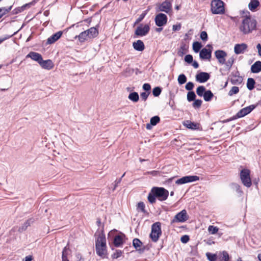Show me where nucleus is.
<instances>
[{
    "label": "nucleus",
    "mask_w": 261,
    "mask_h": 261,
    "mask_svg": "<svg viewBox=\"0 0 261 261\" xmlns=\"http://www.w3.org/2000/svg\"><path fill=\"white\" fill-rule=\"evenodd\" d=\"M202 47V45L201 43L199 41H194L193 43V50L196 53L200 52Z\"/></svg>",
    "instance_id": "obj_34"
},
{
    "label": "nucleus",
    "mask_w": 261,
    "mask_h": 261,
    "mask_svg": "<svg viewBox=\"0 0 261 261\" xmlns=\"http://www.w3.org/2000/svg\"><path fill=\"white\" fill-rule=\"evenodd\" d=\"M261 71V61L255 62L251 67V71L254 73H257Z\"/></svg>",
    "instance_id": "obj_27"
},
{
    "label": "nucleus",
    "mask_w": 261,
    "mask_h": 261,
    "mask_svg": "<svg viewBox=\"0 0 261 261\" xmlns=\"http://www.w3.org/2000/svg\"><path fill=\"white\" fill-rule=\"evenodd\" d=\"M146 14H147V11H144L141 15H140L139 17L137 19V20L135 22L134 24L135 25L139 23L140 22H141L144 19V18L146 16Z\"/></svg>",
    "instance_id": "obj_50"
},
{
    "label": "nucleus",
    "mask_w": 261,
    "mask_h": 261,
    "mask_svg": "<svg viewBox=\"0 0 261 261\" xmlns=\"http://www.w3.org/2000/svg\"><path fill=\"white\" fill-rule=\"evenodd\" d=\"M133 246L139 253H143L146 249V247L143 245V243L138 238L133 239Z\"/></svg>",
    "instance_id": "obj_14"
},
{
    "label": "nucleus",
    "mask_w": 261,
    "mask_h": 261,
    "mask_svg": "<svg viewBox=\"0 0 261 261\" xmlns=\"http://www.w3.org/2000/svg\"><path fill=\"white\" fill-rule=\"evenodd\" d=\"M134 48L139 51H142L145 49V45L143 42L141 40H138L133 43Z\"/></svg>",
    "instance_id": "obj_25"
},
{
    "label": "nucleus",
    "mask_w": 261,
    "mask_h": 261,
    "mask_svg": "<svg viewBox=\"0 0 261 261\" xmlns=\"http://www.w3.org/2000/svg\"><path fill=\"white\" fill-rule=\"evenodd\" d=\"M259 5V2L258 0H251L248 5V7L250 10L254 11Z\"/></svg>",
    "instance_id": "obj_32"
},
{
    "label": "nucleus",
    "mask_w": 261,
    "mask_h": 261,
    "mask_svg": "<svg viewBox=\"0 0 261 261\" xmlns=\"http://www.w3.org/2000/svg\"><path fill=\"white\" fill-rule=\"evenodd\" d=\"M158 9L156 11L165 12L168 13L172 9V4L171 2L168 0H166L161 4H158Z\"/></svg>",
    "instance_id": "obj_13"
},
{
    "label": "nucleus",
    "mask_w": 261,
    "mask_h": 261,
    "mask_svg": "<svg viewBox=\"0 0 261 261\" xmlns=\"http://www.w3.org/2000/svg\"><path fill=\"white\" fill-rule=\"evenodd\" d=\"M150 92H142L140 94L141 98L143 101H146L150 94Z\"/></svg>",
    "instance_id": "obj_55"
},
{
    "label": "nucleus",
    "mask_w": 261,
    "mask_h": 261,
    "mask_svg": "<svg viewBox=\"0 0 261 261\" xmlns=\"http://www.w3.org/2000/svg\"><path fill=\"white\" fill-rule=\"evenodd\" d=\"M237 118L235 115L233 116L232 117L228 118V119H225V120H222V121H221V122L222 123H227L228 122H230L232 120H235V119H237Z\"/></svg>",
    "instance_id": "obj_59"
},
{
    "label": "nucleus",
    "mask_w": 261,
    "mask_h": 261,
    "mask_svg": "<svg viewBox=\"0 0 261 261\" xmlns=\"http://www.w3.org/2000/svg\"><path fill=\"white\" fill-rule=\"evenodd\" d=\"M222 255L219 258L220 261H230L229 254L226 251H223L221 253Z\"/></svg>",
    "instance_id": "obj_39"
},
{
    "label": "nucleus",
    "mask_w": 261,
    "mask_h": 261,
    "mask_svg": "<svg viewBox=\"0 0 261 261\" xmlns=\"http://www.w3.org/2000/svg\"><path fill=\"white\" fill-rule=\"evenodd\" d=\"M230 187L232 189L236 190L238 193L240 194H243V192L241 190L240 186L239 184L232 182L230 184Z\"/></svg>",
    "instance_id": "obj_38"
},
{
    "label": "nucleus",
    "mask_w": 261,
    "mask_h": 261,
    "mask_svg": "<svg viewBox=\"0 0 261 261\" xmlns=\"http://www.w3.org/2000/svg\"><path fill=\"white\" fill-rule=\"evenodd\" d=\"M162 92V88L160 87H156L152 90V94L154 97L159 96Z\"/></svg>",
    "instance_id": "obj_45"
},
{
    "label": "nucleus",
    "mask_w": 261,
    "mask_h": 261,
    "mask_svg": "<svg viewBox=\"0 0 261 261\" xmlns=\"http://www.w3.org/2000/svg\"><path fill=\"white\" fill-rule=\"evenodd\" d=\"M256 20L252 18L250 15L246 16L243 20L241 25L240 27V30L244 34H247L256 29Z\"/></svg>",
    "instance_id": "obj_3"
},
{
    "label": "nucleus",
    "mask_w": 261,
    "mask_h": 261,
    "mask_svg": "<svg viewBox=\"0 0 261 261\" xmlns=\"http://www.w3.org/2000/svg\"><path fill=\"white\" fill-rule=\"evenodd\" d=\"M202 103V100L199 99H195L194 100V102L192 103V105L194 109H199L201 107Z\"/></svg>",
    "instance_id": "obj_42"
},
{
    "label": "nucleus",
    "mask_w": 261,
    "mask_h": 261,
    "mask_svg": "<svg viewBox=\"0 0 261 261\" xmlns=\"http://www.w3.org/2000/svg\"><path fill=\"white\" fill-rule=\"evenodd\" d=\"M240 179L244 186L250 188L252 185L250 171L248 169H242L240 173Z\"/></svg>",
    "instance_id": "obj_7"
},
{
    "label": "nucleus",
    "mask_w": 261,
    "mask_h": 261,
    "mask_svg": "<svg viewBox=\"0 0 261 261\" xmlns=\"http://www.w3.org/2000/svg\"><path fill=\"white\" fill-rule=\"evenodd\" d=\"M239 92V88L238 87L233 86L231 88L230 91L228 92L229 96H232L234 94H236L238 93Z\"/></svg>",
    "instance_id": "obj_46"
},
{
    "label": "nucleus",
    "mask_w": 261,
    "mask_h": 261,
    "mask_svg": "<svg viewBox=\"0 0 261 261\" xmlns=\"http://www.w3.org/2000/svg\"><path fill=\"white\" fill-rule=\"evenodd\" d=\"M206 256L209 261H216L217 258V255L210 252H207Z\"/></svg>",
    "instance_id": "obj_44"
},
{
    "label": "nucleus",
    "mask_w": 261,
    "mask_h": 261,
    "mask_svg": "<svg viewBox=\"0 0 261 261\" xmlns=\"http://www.w3.org/2000/svg\"><path fill=\"white\" fill-rule=\"evenodd\" d=\"M215 55L220 64H224V63H225V57L227 56V53L224 50H216Z\"/></svg>",
    "instance_id": "obj_16"
},
{
    "label": "nucleus",
    "mask_w": 261,
    "mask_h": 261,
    "mask_svg": "<svg viewBox=\"0 0 261 261\" xmlns=\"http://www.w3.org/2000/svg\"><path fill=\"white\" fill-rule=\"evenodd\" d=\"M145 204L143 202L140 201L137 204V210L138 211H140L141 212L144 214L148 215L149 213L147 212V211L145 209Z\"/></svg>",
    "instance_id": "obj_37"
},
{
    "label": "nucleus",
    "mask_w": 261,
    "mask_h": 261,
    "mask_svg": "<svg viewBox=\"0 0 261 261\" xmlns=\"http://www.w3.org/2000/svg\"><path fill=\"white\" fill-rule=\"evenodd\" d=\"M258 105V103L255 105H251L244 108L241 109L236 115L237 119L242 118L249 114Z\"/></svg>",
    "instance_id": "obj_9"
},
{
    "label": "nucleus",
    "mask_w": 261,
    "mask_h": 261,
    "mask_svg": "<svg viewBox=\"0 0 261 261\" xmlns=\"http://www.w3.org/2000/svg\"><path fill=\"white\" fill-rule=\"evenodd\" d=\"M194 87V84L192 82H189L185 86V88L189 91H193L192 90Z\"/></svg>",
    "instance_id": "obj_52"
},
{
    "label": "nucleus",
    "mask_w": 261,
    "mask_h": 261,
    "mask_svg": "<svg viewBox=\"0 0 261 261\" xmlns=\"http://www.w3.org/2000/svg\"><path fill=\"white\" fill-rule=\"evenodd\" d=\"M211 11L214 14H222L225 12L224 3L221 0H213L211 2Z\"/></svg>",
    "instance_id": "obj_6"
},
{
    "label": "nucleus",
    "mask_w": 261,
    "mask_h": 261,
    "mask_svg": "<svg viewBox=\"0 0 261 261\" xmlns=\"http://www.w3.org/2000/svg\"><path fill=\"white\" fill-rule=\"evenodd\" d=\"M23 11H24L23 8L22 7V6H21V7H19L16 8L15 9H14V10H13L11 11V13L12 15H15V14H17L18 13H20L23 12Z\"/></svg>",
    "instance_id": "obj_51"
},
{
    "label": "nucleus",
    "mask_w": 261,
    "mask_h": 261,
    "mask_svg": "<svg viewBox=\"0 0 261 261\" xmlns=\"http://www.w3.org/2000/svg\"><path fill=\"white\" fill-rule=\"evenodd\" d=\"M121 181V178H120L119 179H117L115 181H114V188H113V191H114L116 187L118 186V185L119 184H120Z\"/></svg>",
    "instance_id": "obj_62"
},
{
    "label": "nucleus",
    "mask_w": 261,
    "mask_h": 261,
    "mask_svg": "<svg viewBox=\"0 0 261 261\" xmlns=\"http://www.w3.org/2000/svg\"><path fill=\"white\" fill-rule=\"evenodd\" d=\"M231 75L233 77H236L237 79H231L230 82L233 85L237 84H241L243 82V78L242 76L240 75V72L239 71H237L235 73L231 72Z\"/></svg>",
    "instance_id": "obj_19"
},
{
    "label": "nucleus",
    "mask_w": 261,
    "mask_h": 261,
    "mask_svg": "<svg viewBox=\"0 0 261 261\" xmlns=\"http://www.w3.org/2000/svg\"><path fill=\"white\" fill-rule=\"evenodd\" d=\"M255 84V81L253 78L249 77L248 79L247 82V87L248 90H253L254 88Z\"/></svg>",
    "instance_id": "obj_35"
},
{
    "label": "nucleus",
    "mask_w": 261,
    "mask_h": 261,
    "mask_svg": "<svg viewBox=\"0 0 261 261\" xmlns=\"http://www.w3.org/2000/svg\"><path fill=\"white\" fill-rule=\"evenodd\" d=\"M104 225H102V229L95 241V250L96 254L102 258H108L107 247L106 239L103 230Z\"/></svg>",
    "instance_id": "obj_2"
},
{
    "label": "nucleus",
    "mask_w": 261,
    "mask_h": 261,
    "mask_svg": "<svg viewBox=\"0 0 261 261\" xmlns=\"http://www.w3.org/2000/svg\"><path fill=\"white\" fill-rule=\"evenodd\" d=\"M167 20L168 17L167 15L162 13L157 14L154 18L155 23L159 27L165 25L167 23Z\"/></svg>",
    "instance_id": "obj_10"
},
{
    "label": "nucleus",
    "mask_w": 261,
    "mask_h": 261,
    "mask_svg": "<svg viewBox=\"0 0 261 261\" xmlns=\"http://www.w3.org/2000/svg\"><path fill=\"white\" fill-rule=\"evenodd\" d=\"M18 31H19V30L17 31L16 32H14L13 34H12L11 35H6L3 38H4V40L5 41V40L11 38L14 35H16Z\"/></svg>",
    "instance_id": "obj_63"
},
{
    "label": "nucleus",
    "mask_w": 261,
    "mask_h": 261,
    "mask_svg": "<svg viewBox=\"0 0 261 261\" xmlns=\"http://www.w3.org/2000/svg\"><path fill=\"white\" fill-rule=\"evenodd\" d=\"M26 58H30L33 60L37 62L39 64L42 59V56L40 54L34 51L30 52L29 54L27 55Z\"/></svg>",
    "instance_id": "obj_23"
},
{
    "label": "nucleus",
    "mask_w": 261,
    "mask_h": 261,
    "mask_svg": "<svg viewBox=\"0 0 261 261\" xmlns=\"http://www.w3.org/2000/svg\"><path fill=\"white\" fill-rule=\"evenodd\" d=\"M188 219L189 216L187 214V211L185 210H183L174 216L171 221V224L176 222H184L188 220Z\"/></svg>",
    "instance_id": "obj_8"
},
{
    "label": "nucleus",
    "mask_w": 261,
    "mask_h": 261,
    "mask_svg": "<svg viewBox=\"0 0 261 261\" xmlns=\"http://www.w3.org/2000/svg\"><path fill=\"white\" fill-rule=\"evenodd\" d=\"M200 39L203 41H206L208 39V36L206 32L205 31H202L200 33Z\"/></svg>",
    "instance_id": "obj_53"
},
{
    "label": "nucleus",
    "mask_w": 261,
    "mask_h": 261,
    "mask_svg": "<svg viewBox=\"0 0 261 261\" xmlns=\"http://www.w3.org/2000/svg\"><path fill=\"white\" fill-rule=\"evenodd\" d=\"M35 4V2L34 1H32L28 4H25V5L22 6V7L23 8L24 10H25V9L30 8L32 6L34 5Z\"/></svg>",
    "instance_id": "obj_58"
},
{
    "label": "nucleus",
    "mask_w": 261,
    "mask_h": 261,
    "mask_svg": "<svg viewBox=\"0 0 261 261\" xmlns=\"http://www.w3.org/2000/svg\"><path fill=\"white\" fill-rule=\"evenodd\" d=\"M39 65L42 68L47 70H50L54 66V63L50 59L43 60L42 59V61L40 62Z\"/></svg>",
    "instance_id": "obj_21"
},
{
    "label": "nucleus",
    "mask_w": 261,
    "mask_h": 261,
    "mask_svg": "<svg viewBox=\"0 0 261 261\" xmlns=\"http://www.w3.org/2000/svg\"><path fill=\"white\" fill-rule=\"evenodd\" d=\"M70 248L67 244L63 249L62 252V260H69L68 258V255L69 254V251H70Z\"/></svg>",
    "instance_id": "obj_29"
},
{
    "label": "nucleus",
    "mask_w": 261,
    "mask_h": 261,
    "mask_svg": "<svg viewBox=\"0 0 261 261\" xmlns=\"http://www.w3.org/2000/svg\"><path fill=\"white\" fill-rule=\"evenodd\" d=\"M212 50L203 48L199 53V58L202 60H210L212 57Z\"/></svg>",
    "instance_id": "obj_18"
},
{
    "label": "nucleus",
    "mask_w": 261,
    "mask_h": 261,
    "mask_svg": "<svg viewBox=\"0 0 261 261\" xmlns=\"http://www.w3.org/2000/svg\"><path fill=\"white\" fill-rule=\"evenodd\" d=\"M161 234L162 230L161 222H156L153 223L151 226V231L149 235L151 240L154 242H156Z\"/></svg>",
    "instance_id": "obj_5"
},
{
    "label": "nucleus",
    "mask_w": 261,
    "mask_h": 261,
    "mask_svg": "<svg viewBox=\"0 0 261 261\" xmlns=\"http://www.w3.org/2000/svg\"><path fill=\"white\" fill-rule=\"evenodd\" d=\"M34 221V219L33 218H31L28 220H27L21 226H20L18 229V231L19 232H22L25 231L28 226H30L31 224L33 223Z\"/></svg>",
    "instance_id": "obj_26"
},
{
    "label": "nucleus",
    "mask_w": 261,
    "mask_h": 261,
    "mask_svg": "<svg viewBox=\"0 0 261 261\" xmlns=\"http://www.w3.org/2000/svg\"><path fill=\"white\" fill-rule=\"evenodd\" d=\"M196 81L200 83L207 82L210 79V75L205 72H200L197 73L195 76Z\"/></svg>",
    "instance_id": "obj_17"
},
{
    "label": "nucleus",
    "mask_w": 261,
    "mask_h": 261,
    "mask_svg": "<svg viewBox=\"0 0 261 261\" xmlns=\"http://www.w3.org/2000/svg\"><path fill=\"white\" fill-rule=\"evenodd\" d=\"M206 89L204 86H199L196 89V94L200 97H202L205 94Z\"/></svg>",
    "instance_id": "obj_36"
},
{
    "label": "nucleus",
    "mask_w": 261,
    "mask_h": 261,
    "mask_svg": "<svg viewBox=\"0 0 261 261\" xmlns=\"http://www.w3.org/2000/svg\"><path fill=\"white\" fill-rule=\"evenodd\" d=\"M214 96V94L210 90H206L203 96L205 101H210Z\"/></svg>",
    "instance_id": "obj_33"
},
{
    "label": "nucleus",
    "mask_w": 261,
    "mask_h": 261,
    "mask_svg": "<svg viewBox=\"0 0 261 261\" xmlns=\"http://www.w3.org/2000/svg\"><path fill=\"white\" fill-rule=\"evenodd\" d=\"M190 240L189 236L188 235L182 236L180 238V241L184 244H186Z\"/></svg>",
    "instance_id": "obj_56"
},
{
    "label": "nucleus",
    "mask_w": 261,
    "mask_h": 261,
    "mask_svg": "<svg viewBox=\"0 0 261 261\" xmlns=\"http://www.w3.org/2000/svg\"><path fill=\"white\" fill-rule=\"evenodd\" d=\"M6 14H7V13L6 10H5V7L0 8V19Z\"/></svg>",
    "instance_id": "obj_60"
},
{
    "label": "nucleus",
    "mask_w": 261,
    "mask_h": 261,
    "mask_svg": "<svg viewBox=\"0 0 261 261\" xmlns=\"http://www.w3.org/2000/svg\"><path fill=\"white\" fill-rule=\"evenodd\" d=\"M187 80V77L184 74H180L177 79L178 83L180 85L185 84Z\"/></svg>",
    "instance_id": "obj_41"
},
{
    "label": "nucleus",
    "mask_w": 261,
    "mask_h": 261,
    "mask_svg": "<svg viewBox=\"0 0 261 261\" xmlns=\"http://www.w3.org/2000/svg\"><path fill=\"white\" fill-rule=\"evenodd\" d=\"M150 27L148 24H145L142 27V24H140L135 31V35L137 36H144L149 32Z\"/></svg>",
    "instance_id": "obj_12"
},
{
    "label": "nucleus",
    "mask_w": 261,
    "mask_h": 261,
    "mask_svg": "<svg viewBox=\"0 0 261 261\" xmlns=\"http://www.w3.org/2000/svg\"><path fill=\"white\" fill-rule=\"evenodd\" d=\"M199 177L196 175H189L184 176L178 179H177L175 183L177 185H182L188 182H191L198 180Z\"/></svg>",
    "instance_id": "obj_11"
},
{
    "label": "nucleus",
    "mask_w": 261,
    "mask_h": 261,
    "mask_svg": "<svg viewBox=\"0 0 261 261\" xmlns=\"http://www.w3.org/2000/svg\"><path fill=\"white\" fill-rule=\"evenodd\" d=\"M87 37H88V35L87 34V31H84L81 32L79 35L75 36L74 38H78L79 41L82 43L85 41Z\"/></svg>",
    "instance_id": "obj_30"
},
{
    "label": "nucleus",
    "mask_w": 261,
    "mask_h": 261,
    "mask_svg": "<svg viewBox=\"0 0 261 261\" xmlns=\"http://www.w3.org/2000/svg\"><path fill=\"white\" fill-rule=\"evenodd\" d=\"M196 95L194 91H189L187 93V98L189 102L194 101L196 99Z\"/></svg>",
    "instance_id": "obj_40"
},
{
    "label": "nucleus",
    "mask_w": 261,
    "mask_h": 261,
    "mask_svg": "<svg viewBox=\"0 0 261 261\" xmlns=\"http://www.w3.org/2000/svg\"><path fill=\"white\" fill-rule=\"evenodd\" d=\"M218 228L217 226L210 225L208 228V231L213 234L216 233L218 231Z\"/></svg>",
    "instance_id": "obj_49"
},
{
    "label": "nucleus",
    "mask_w": 261,
    "mask_h": 261,
    "mask_svg": "<svg viewBox=\"0 0 261 261\" xmlns=\"http://www.w3.org/2000/svg\"><path fill=\"white\" fill-rule=\"evenodd\" d=\"M98 28L99 25L98 24L95 27H91L86 30L88 37L89 38H94L98 35Z\"/></svg>",
    "instance_id": "obj_22"
},
{
    "label": "nucleus",
    "mask_w": 261,
    "mask_h": 261,
    "mask_svg": "<svg viewBox=\"0 0 261 261\" xmlns=\"http://www.w3.org/2000/svg\"><path fill=\"white\" fill-rule=\"evenodd\" d=\"M234 59L233 57L230 58L227 62L225 61V63H224V64L225 65V66L228 68V69H230L231 67H232L233 63H234Z\"/></svg>",
    "instance_id": "obj_48"
},
{
    "label": "nucleus",
    "mask_w": 261,
    "mask_h": 261,
    "mask_svg": "<svg viewBox=\"0 0 261 261\" xmlns=\"http://www.w3.org/2000/svg\"><path fill=\"white\" fill-rule=\"evenodd\" d=\"M188 46L185 43L182 42L180 45V48L177 51V55L179 57H182L188 51Z\"/></svg>",
    "instance_id": "obj_28"
},
{
    "label": "nucleus",
    "mask_w": 261,
    "mask_h": 261,
    "mask_svg": "<svg viewBox=\"0 0 261 261\" xmlns=\"http://www.w3.org/2000/svg\"><path fill=\"white\" fill-rule=\"evenodd\" d=\"M123 251L120 250H116L115 252L112 255L111 257L113 259H117L122 254Z\"/></svg>",
    "instance_id": "obj_47"
},
{
    "label": "nucleus",
    "mask_w": 261,
    "mask_h": 261,
    "mask_svg": "<svg viewBox=\"0 0 261 261\" xmlns=\"http://www.w3.org/2000/svg\"><path fill=\"white\" fill-rule=\"evenodd\" d=\"M62 34H63V32L61 31H59V32L54 34L53 35H51L50 37H49L47 39L46 44L47 45V44H51L53 43H54L56 41H57L58 40H59L61 38Z\"/></svg>",
    "instance_id": "obj_20"
},
{
    "label": "nucleus",
    "mask_w": 261,
    "mask_h": 261,
    "mask_svg": "<svg viewBox=\"0 0 261 261\" xmlns=\"http://www.w3.org/2000/svg\"><path fill=\"white\" fill-rule=\"evenodd\" d=\"M160 121V118L158 116H154L151 118L150 123L152 125H156Z\"/></svg>",
    "instance_id": "obj_43"
},
{
    "label": "nucleus",
    "mask_w": 261,
    "mask_h": 261,
    "mask_svg": "<svg viewBox=\"0 0 261 261\" xmlns=\"http://www.w3.org/2000/svg\"><path fill=\"white\" fill-rule=\"evenodd\" d=\"M168 104L173 110H174L175 109V106L174 101L173 99L170 98Z\"/></svg>",
    "instance_id": "obj_61"
},
{
    "label": "nucleus",
    "mask_w": 261,
    "mask_h": 261,
    "mask_svg": "<svg viewBox=\"0 0 261 261\" xmlns=\"http://www.w3.org/2000/svg\"><path fill=\"white\" fill-rule=\"evenodd\" d=\"M169 196V191L163 187H154L149 193L147 199L151 204L155 203L158 199L161 201L166 200Z\"/></svg>",
    "instance_id": "obj_1"
},
{
    "label": "nucleus",
    "mask_w": 261,
    "mask_h": 261,
    "mask_svg": "<svg viewBox=\"0 0 261 261\" xmlns=\"http://www.w3.org/2000/svg\"><path fill=\"white\" fill-rule=\"evenodd\" d=\"M247 45L245 43L237 44L234 47V51L236 54L239 55L247 49Z\"/></svg>",
    "instance_id": "obj_24"
},
{
    "label": "nucleus",
    "mask_w": 261,
    "mask_h": 261,
    "mask_svg": "<svg viewBox=\"0 0 261 261\" xmlns=\"http://www.w3.org/2000/svg\"><path fill=\"white\" fill-rule=\"evenodd\" d=\"M181 28V25L180 24L173 25L172 30L173 31H178Z\"/></svg>",
    "instance_id": "obj_64"
},
{
    "label": "nucleus",
    "mask_w": 261,
    "mask_h": 261,
    "mask_svg": "<svg viewBox=\"0 0 261 261\" xmlns=\"http://www.w3.org/2000/svg\"><path fill=\"white\" fill-rule=\"evenodd\" d=\"M116 231H117V230L116 229L110 231L108 233V239L111 237H114L113 242L114 246L115 247H119L122 246L125 243V239L127 238L125 234L122 232H120L119 234L114 236L115 232Z\"/></svg>",
    "instance_id": "obj_4"
},
{
    "label": "nucleus",
    "mask_w": 261,
    "mask_h": 261,
    "mask_svg": "<svg viewBox=\"0 0 261 261\" xmlns=\"http://www.w3.org/2000/svg\"><path fill=\"white\" fill-rule=\"evenodd\" d=\"M142 88L145 92H150L151 86L148 83H145L143 84Z\"/></svg>",
    "instance_id": "obj_57"
},
{
    "label": "nucleus",
    "mask_w": 261,
    "mask_h": 261,
    "mask_svg": "<svg viewBox=\"0 0 261 261\" xmlns=\"http://www.w3.org/2000/svg\"><path fill=\"white\" fill-rule=\"evenodd\" d=\"M193 58L191 55H187L185 57V61L188 64H191L193 62Z\"/></svg>",
    "instance_id": "obj_54"
},
{
    "label": "nucleus",
    "mask_w": 261,
    "mask_h": 261,
    "mask_svg": "<svg viewBox=\"0 0 261 261\" xmlns=\"http://www.w3.org/2000/svg\"><path fill=\"white\" fill-rule=\"evenodd\" d=\"M128 98L133 102H137L139 100V96L137 92H133L129 94Z\"/></svg>",
    "instance_id": "obj_31"
},
{
    "label": "nucleus",
    "mask_w": 261,
    "mask_h": 261,
    "mask_svg": "<svg viewBox=\"0 0 261 261\" xmlns=\"http://www.w3.org/2000/svg\"><path fill=\"white\" fill-rule=\"evenodd\" d=\"M183 125L187 128L191 130H201V126L200 123L192 122L190 120H186L183 122Z\"/></svg>",
    "instance_id": "obj_15"
}]
</instances>
